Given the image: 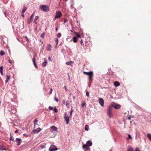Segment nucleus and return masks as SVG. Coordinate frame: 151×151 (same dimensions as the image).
<instances>
[{
    "label": "nucleus",
    "instance_id": "obj_1",
    "mask_svg": "<svg viewBox=\"0 0 151 151\" xmlns=\"http://www.w3.org/2000/svg\"><path fill=\"white\" fill-rule=\"evenodd\" d=\"M40 9L42 11L48 12L49 11V7L45 5H41L40 7Z\"/></svg>",
    "mask_w": 151,
    "mask_h": 151
},
{
    "label": "nucleus",
    "instance_id": "obj_2",
    "mask_svg": "<svg viewBox=\"0 0 151 151\" xmlns=\"http://www.w3.org/2000/svg\"><path fill=\"white\" fill-rule=\"evenodd\" d=\"M50 132L56 135L57 132H58L57 128L54 126H52L50 127Z\"/></svg>",
    "mask_w": 151,
    "mask_h": 151
},
{
    "label": "nucleus",
    "instance_id": "obj_3",
    "mask_svg": "<svg viewBox=\"0 0 151 151\" xmlns=\"http://www.w3.org/2000/svg\"><path fill=\"white\" fill-rule=\"evenodd\" d=\"M112 111V107L111 106H109L107 109V114L109 115V118L113 116Z\"/></svg>",
    "mask_w": 151,
    "mask_h": 151
},
{
    "label": "nucleus",
    "instance_id": "obj_4",
    "mask_svg": "<svg viewBox=\"0 0 151 151\" xmlns=\"http://www.w3.org/2000/svg\"><path fill=\"white\" fill-rule=\"evenodd\" d=\"M64 118L65 120L66 124H68L69 122V117L68 115L66 112H65L64 114Z\"/></svg>",
    "mask_w": 151,
    "mask_h": 151
},
{
    "label": "nucleus",
    "instance_id": "obj_5",
    "mask_svg": "<svg viewBox=\"0 0 151 151\" xmlns=\"http://www.w3.org/2000/svg\"><path fill=\"white\" fill-rule=\"evenodd\" d=\"M88 78L89 82L91 83L92 82L93 77V71H91V73L88 75Z\"/></svg>",
    "mask_w": 151,
    "mask_h": 151
},
{
    "label": "nucleus",
    "instance_id": "obj_6",
    "mask_svg": "<svg viewBox=\"0 0 151 151\" xmlns=\"http://www.w3.org/2000/svg\"><path fill=\"white\" fill-rule=\"evenodd\" d=\"M111 106L116 109H119L121 108V105L119 104H116L115 103H112L111 104Z\"/></svg>",
    "mask_w": 151,
    "mask_h": 151
},
{
    "label": "nucleus",
    "instance_id": "obj_7",
    "mask_svg": "<svg viewBox=\"0 0 151 151\" xmlns=\"http://www.w3.org/2000/svg\"><path fill=\"white\" fill-rule=\"evenodd\" d=\"M56 14L55 17V19L60 18L62 16V13L60 11H57L56 12Z\"/></svg>",
    "mask_w": 151,
    "mask_h": 151
},
{
    "label": "nucleus",
    "instance_id": "obj_8",
    "mask_svg": "<svg viewBox=\"0 0 151 151\" xmlns=\"http://www.w3.org/2000/svg\"><path fill=\"white\" fill-rule=\"evenodd\" d=\"M49 151H56L58 150L56 146L55 145H51L49 148Z\"/></svg>",
    "mask_w": 151,
    "mask_h": 151
},
{
    "label": "nucleus",
    "instance_id": "obj_9",
    "mask_svg": "<svg viewBox=\"0 0 151 151\" xmlns=\"http://www.w3.org/2000/svg\"><path fill=\"white\" fill-rule=\"evenodd\" d=\"M98 101L101 106L103 107L104 104V101L103 99L102 98H99Z\"/></svg>",
    "mask_w": 151,
    "mask_h": 151
},
{
    "label": "nucleus",
    "instance_id": "obj_10",
    "mask_svg": "<svg viewBox=\"0 0 151 151\" xmlns=\"http://www.w3.org/2000/svg\"><path fill=\"white\" fill-rule=\"evenodd\" d=\"M15 141L17 143V145L19 146L20 145L21 143L22 140L19 138H16L15 140Z\"/></svg>",
    "mask_w": 151,
    "mask_h": 151
},
{
    "label": "nucleus",
    "instance_id": "obj_11",
    "mask_svg": "<svg viewBox=\"0 0 151 151\" xmlns=\"http://www.w3.org/2000/svg\"><path fill=\"white\" fill-rule=\"evenodd\" d=\"M37 55L36 53H35L33 56V58L32 59V61L35 66H37V64L35 62V58L37 57Z\"/></svg>",
    "mask_w": 151,
    "mask_h": 151
},
{
    "label": "nucleus",
    "instance_id": "obj_12",
    "mask_svg": "<svg viewBox=\"0 0 151 151\" xmlns=\"http://www.w3.org/2000/svg\"><path fill=\"white\" fill-rule=\"evenodd\" d=\"M92 141L90 140H89L87 141L86 145L88 146H92Z\"/></svg>",
    "mask_w": 151,
    "mask_h": 151
},
{
    "label": "nucleus",
    "instance_id": "obj_13",
    "mask_svg": "<svg viewBox=\"0 0 151 151\" xmlns=\"http://www.w3.org/2000/svg\"><path fill=\"white\" fill-rule=\"evenodd\" d=\"M89 146H86L84 144H83V150L86 149L85 151L87 150H89L90 148H89Z\"/></svg>",
    "mask_w": 151,
    "mask_h": 151
},
{
    "label": "nucleus",
    "instance_id": "obj_14",
    "mask_svg": "<svg viewBox=\"0 0 151 151\" xmlns=\"http://www.w3.org/2000/svg\"><path fill=\"white\" fill-rule=\"evenodd\" d=\"M128 151H134L133 148L131 146H129L128 147Z\"/></svg>",
    "mask_w": 151,
    "mask_h": 151
},
{
    "label": "nucleus",
    "instance_id": "obj_15",
    "mask_svg": "<svg viewBox=\"0 0 151 151\" xmlns=\"http://www.w3.org/2000/svg\"><path fill=\"white\" fill-rule=\"evenodd\" d=\"M39 19V17L38 16H36L35 18L34 21L33 22V23L37 24V22H36L37 20Z\"/></svg>",
    "mask_w": 151,
    "mask_h": 151
},
{
    "label": "nucleus",
    "instance_id": "obj_16",
    "mask_svg": "<svg viewBox=\"0 0 151 151\" xmlns=\"http://www.w3.org/2000/svg\"><path fill=\"white\" fill-rule=\"evenodd\" d=\"M46 49L47 50L50 51L51 50V45L48 44L46 47Z\"/></svg>",
    "mask_w": 151,
    "mask_h": 151
},
{
    "label": "nucleus",
    "instance_id": "obj_17",
    "mask_svg": "<svg viewBox=\"0 0 151 151\" xmlns=\"http://www.w3.org/2000/svg\"><path fill=\"white\" fill-rule=\"evenodd\" d=\"M44 61L42 63V65L43 66H45L47 64V61L46 58H44Z\"/></svg>",
    "mask_w": 151,
    "mask_h": 151
},
{
    "label": "nucleus",
    "instance_id": "obj_18",
    "mask_svg": "<svg viewBox=\"0 0 151 151\" xmlns=\"http://www.w3.org/2000/svg\"><path fill=\"white\" fill-rule=\"evenodd\" d=\"M41 129L40 128H38L36 129H34L33 131L34 132H35L36 133H38L39 132Z\"/></svg>",
    "mask_w": 151,
    "mask_h": 151
},
{
    "label": "nucleus",
    "instance_id": "obj_19",
    "mask_svg": "<svg viewBox=\"0 0 151 151\" xmlns=\"http://www.w3.org/2000/svg\"><path fill=\"white\" fill-rule=\"evenodd\" d=\"M10 76L9 75H7L6 76V79L5 80V82L6 83H7L9 80V79L10 78Z\"/></svg>",
    "mask_w": 151,
    "mask_h": 151
},
{
    "label": "nucleus",
    "instance_id": "obj_20",
    "mask_svg": "<svg viewBox=\"0 0 151 151\" xmlns=\"http://www.w3.org/2000/svg\"><path fill=\"white\" fill-rule=\"evenodd\" d=\"M114 84L115 86H118L120 85V83L118 81H116L114 82Z\"/></svg>",
    "mask_w": 151,
    "mask_h": 151
},
{
    "label": "nucleus",
    "instance_id": "obj_21",
    "mask_svg": "<svg viewBox=\"0 0 151 151\" xmlns=\"http://www.w3.org/2000/svg\"><path fill=\"white\" fill-rule=\"evenodd\" d=\"M73 63V62L71 61H69L67 62H66V64L67 65H72Z\"/></svg>",
    "mask_w": 151,
    "mask_h": 151
},
{
    "label": "nucleus",
    "instance_id": "obj_22",
    "mask_svg": "<svg viewBox=\"0 0 151 151\" xmlns=\"http://www.w3.org/2000/svg\"><path fill=\"white\" fill-rule=\"evenodd\" d=\"M73 41L74 42H77L78 37H74L73 38Z\"/></svg>",
    "mask_w": 151,
    "mask_h": 151
},
{
    "label": "nucleus",
    "instance_id": "obj_23",
    "mask_svg": "<svg viewBox=\"0 0 151 151\" xmlns=\"http://www.w3.org/2000/svg\"><path fill=\"white\" fill-rule=\"evenodd\" d=\"M3 67H0V72L1 75H3Z\"/></svg>",
    "mask_w": 151,
    "mask_h": 151
},
{
    "label": "nucleus",
    "instance_id": "obj_24",
    "mask_svg": "<svg viewBox=\"0 0 151 151\" xmlns=\"http://www.w3.org/2000/svg\"><path fill=\"white\" fill-rule=\"evenodd\" d=\"M26 9V7H25V6H24L23 8L22 12V13H24L25 12Z\"/></svg>",
    "mask_w": 151,
    "mask_h": 151
},
{
    "label": "nucleus",
    "instance_id": "obj_25",
    "mask_svg": "<svg viewBox=\"0 0 151 151\" xmlns=\"http://www.w3.org/2000/svg\"><path fill=\"white\" fill-rule=\"evenodd\" d=\"M0 150H5L6 151V149H4L2 145L0 146Z\"/></svg>",
    "mask_w": 151,
    "mask_h": 151
},
{
    "label": "nucleus",
    "instance_id": "obj_26",
    "mask_svg": "<svg viewBox=\"0 0 151 151\" xmlns=\"http://www.w3.org/2000/svg\"><path fill=\"white\" fill-rule=\"evenodd\" d=\"M85 130H86L87 131H88L89 130V127L88 126V125H85Z\"/></svg>",
    "mask_w": 151,
    "mask_h": 151
},
{
    "label": "nucleus",
    "instance_id": "obj_27",
    "mask_svg": "<svg viewBox=\"0 0 151 151\" xmlns=\"http://www.w3.org/2000/svg\"><path fill=\"white\" fill-rule=\"evenodd\" d=\"M38 122V120H37V119H35L34 120V127H35V126L37 125H38L37 124V122Z\"/></svg>",
    "mask_w": 151,
    "mask_h": 151
},
{
    "label": "nucleus",
    "instance_id": "obj_28",
    "mask_svg": "<svg viewBox=\"0 0 151 151\" xmlns=\"http://www.w3.org/2000/svg\"><path fill=\"white\" fill-rule=\"evenodd\" d=\"M33 19L31 18V17L29 18L28 20V22L29 23H30L32 21Z\"/></svg>",
    "mask_w": 151,
    "mask_h": 151
},
{
    "label": "nucleus",
    "instance_id": "obj_29",
    "mask_svg": "<svg viewBox=\"0 0 151 151\" xmlns=\"http://www.w3.org/2000/svg\"><path fill=\"white\" fill-rule=\"evenodd\" d=\"M147 137L151 141V135L150 134H147Z\"/></svg>",
    "mask_w": 151,
    "mask_h": 151
},
{
    "label": "nucleus",
    "instance_id": "obj_30",
    "mask_svg": "<svg viewBox=\"0 0 151 151\" xmlns=\"http://www.w3.org/2000/svg\"><path fill=\"white\" fill-rule=\"evenodd\" d=\"M91 71H90V72H85V71H84L83 72V73L84 74H86V75H87V76H88V75H89V74L90 73H91Z\"/></svg>",
    "mask_w": 151,
    "mask_h": 151
},
{
    "label": "nucleus",
    "instance_id": "obj_31",
    "mask_svg": "<svg viewBox=\"0 0 151 151\" xmlns=\"http://www.w3.org/2000/svg\"><path fill=\"white\" fill-rule=\"evenodd\" d=\"M5 54V52L2 50H1L0 52V55L1 56H3Z\"/></svg>",
    "mask_w": 151,
    "mask_h": 151
},
{
    "label": "nucleus",
    "instance_id": "obj_32",
    "mask_svg": "<svg viewBox=\"0 0 151 151\" xmlns=\"http://www.w3.org/2000/svg\"><path fill=\"white\" fill-rule=\"evenodd\" d=\"M45 35V32H43L42 34L41 35V37L42 38H43L44 37V36Z\"/></svg>",
    "mask_w": 151,
    "mask_h": 151
},
{
    "label": "nucleus",
    "instance_id": "obj_33",
    "mask_svg": "<svg viewBox=\"0 0 151 151\" xmlns=\"http://www.w3.org/2000/svg\"><path fill=\"white\" fill-rule=\"evenodd\" d=\"M55 41L56 43V46H57L58 44V39L57 38H55Z\"/></svg>",
    "mask_w": 151,
    "mask_h": 151
},
{
    "label": "nucleus",
    "instance_id": "obj_34",
    "mask_svg": "<svg viewBox=\"0 0 151 151\" xmlns=\"http://www.w3.org/2000/svg\"><path fill=\"white\" fill-rule=\"evenodd\" d=\"M35 12H34L32 15H31L30 17L31 18L33 19L34 17V16L35 14Z\"/></svg>",
    "mask_w": 151,
    "mask_h": 151
},
{
    "label": "nucleus",
    "instance_id": "obj_35",
    "mask_svg": "<svg viewBox=\"0 0 151 151\" xmlns=\"http://www.w3.org/2000/svg\"><path fill=\"white\" fill-rule=\"evenodd\" d=\"M86 104L85 102L82 103L81 105V107L83 108L86 105Z\"/></svg>",
    "mask_w": 151,
    "mask_h": 151
},
{
    "label": "nucleus",
    "instance_id": "obj_36",
    "mask_svg": "<svg viewBox=\"0 0 151 151\" xmlns=\"http://www.w3.org/2000/svg\"><path fill=\"white\" fill-rule=\"evenodd\" d=\"M46 145V144H45L44 145H41L40 146V147L42 149H43L45 147Z\"/></svg>",
    "mask_w": 151,
    "mask_h": 151
},
{
    "label": "nucleus",
    "instance_id": "obj_37",
    "mask_svg": "<svg viewBox=\"0 0 151 151\" xmlns=\"http://www.w3.org/2000/svg\"><path fill=\"white\" fill-rule=\"evenodd\" d=\"M24 38H25V39H26V40L27 42H29V40L27 36H25Z\"/></svg>",
    "mask_w": 151,
    "mask_h": 151
},
{
    "label": "nucleus",
    "instance_id": "obj_38",
    "mask_svg": "<svg viewBox=\"0 0 151 151\" xmlns=\"http://www.w3.org/2000/svg\"><path fill=\"white\" fill-rule=\"evenodd\" d=\"M11 137H10L9 139L10 141H14V140L13 138H12L11 136V134L10 133Z\"/></svg>",
    "mask_w": 151,
    "mask_h": 151
},
{
    "label": "nucleus",
    "instance_id": "obj_39",
    "mask_svg": "<svg viewBox=\"0 0 151 151\" xmlns=\"http://www.w3.org/2000/svg\"><path fill=\"white\" fill-rule=\"evenodd\" d=\"M54 111L55 112L57 113L58 112V110L57 109L56 107H55L54 109Z\"/></svg>",
    "mask_w": 151,
    "mask_h": 151
},
{
    "label": "nucleus",
    "instance_id": "obj_40",
    "mask_svg": "<svg viewBox=\"0 0 151 151\" xmlns=\"http://www.w3.org/2000/svg\"><path fill=\"white\" fill-rule=\"evenodd\" d=\"M54 99L55 101H56L57 102H58V99L56 97H55Z\"/></svg>",
    "mask_w": 151,
    "mask_h": 151
},
{
    "label": "nucleus",
    "instance_id": "obj_41",
    "mask_svg": "<svg viewBox=\"0 0 151 151\" xmlns=\"http://www.w3.org/2000/svg\"><path fill=\"white\" fill-rule=\"evenodd\" d=\"M9 62L10 63H12H12H14V62H13L12 60H10V59L9 60Z\"/></svg>",
    "mask_w": 151,
    "mask_h": 151
},
{
    "label": "nucleus",
    "instance_id": "obj_42",
    "mask_svg": "<svg viewBox=\"0 0 151 151\" xmlns=\"http://www.w3.org/2000/svg\"><path fill=\"white\" fill-rule=\"evenodd\" d=\"M61 36V35L60 33H59L57 35V36L59 38Z\"/></svg>",
    "mask_w": 151,
    "mask_h": 151
},
{
    "label": "nucleus",
    "instance_id": "obj_43",
    "mask_svg": "<svg viewBox=\"0 0 151 151\" xmlns=\"http://www.w3.org/2000/svg\"><path fill=\"white\" fill-rule=\"evenodd\" d=\"M49 109L50 110H52L53 109V108L50 106L49 107Z\"/></svg>",
    "mask_w": 151,
    "mask_h": 151
},
{
    "label": "nucleus",
    "instance_id": "obj_44",
    "mask_svg": "<svg viewBox=\"0 0 151 151\" xmlns=\"http://www.w3.org/2000/svg\"><path fill=\"white\" fill-rule=\"evenodd\" d=\"M76 35H77V37H78V38H80L81 37V36H80V35H79L78 33H76Z\"/></svg>",
    "mask_w": 151,
    "mask_h": 151
},
{
    "label": "nucleus",
    "instance_id": "obj_45",
    "mask_svg": "<svg viewBox=\"0 0 151 151\" xmlns=\"http://www.w3.org/2000/svg\"><path fill=\"white\" fill-rule=\"evenodd\" d=\"M68 20L67 19H64V23L65 24L66 23V22H68Z\"/></svg>",
    "mask_w": 151,
    "mask_h": 151
},
{
    "label": "nucleus",
    "instance_id": "obj_46",
    "mask_svg": "<svg viewBox=\"0 0 151 151\" xmlns=\"http://www.w3.org/2000/svg\"><path fill=\"white\" fill-rule=\"evenodd\" d=\"M73 111V110H72V107L71 108V111L70 112V116L72 115Z\"/></svg>",
    "mask_w": 151,
    "mask_h": 151
},
{
    "label": "nucleus",
    "instance_id": "obj_47",
    "mask_svg": "<svg viewBox=\"0 0 151 151\" xmlns=\"http://www.w3.org/2000/svg\"><path fill=\"white\" fill-rule=\"evenodd\" d=\"M68 78L69 80V81H70V75H69V73H68Z\"/></svg>",
    "mask_w": 151,
    "mask_h": 151
},
{
    "label": "nucleus",
    "instance_id": "obj_48",
    "mask_svg": "<svg viewBox=\"0 0 151 151\" xmlns=\"http://www.w3.org/2000/svg\"><path fill=\"white\" fill-rule=\"evenodd\" d=\"M135 151H141L139 150V149L138 148H136L135 149Z\"/></svg>",
    "mask_w": 151,
    "mask_h": 151
},
{
    "label": "nucleus",
    "instance_id": "obj_49",
    "mask_svg": "<svg viewBox=\"0 0 151 151\" xmlns=\"http://www.w3.org/2000/svg\"><path fill=\"white\" fill-rule=\"evenodd\" d=\"M66 106L68 108H69V106H70V103L68 104H66Z\"/></svg>",
    "mask_w": 151,
    "mask_h": 151
},
{
    "label": "nucleus",
    "instance_id": "obj_50",
    "mask_svg": "<svg viewBox=\"0 0 151 151\" xmlns=\"http://www.w3.org/2000/svg\"><path fill=\"white\" fill-rule=\"evenodd\" d=\"M71 102V101H69L68 100H67L66 101V104H69V103H70V102Z\"/></svg>",
    "mask_w": 151,
    "mask_h": 151
},
{
    "label": "nucleus",
    "instance_id": "obj_51",
    "mask_svg": "<svg viewBox=\"0 0 151 151\" xmlns=\"http://www.w3.org/2000/svg\"><path fill=\"white\" fill-rule=\"evenodd\" d=\"M80 43H81V44L82 45H83V40L82 39H81V42H80Z\"/></svg>",
    "mask_w": 151,
    "mask_h": 151
},
{
    "label": "nucleus",
    "instance_id": "obj_52",
    "mask_svg": "<svg viewBox=\"0 0 151 151\" xmlns=\"http://www.w3.org/2000/svg\"><path fill=\"white\" fill-rule=\"evenodd\" d=\"M48 60L50 61H52V60H51V58L50 56H49L48 57Z\"/></svg>",
    "mask_w": 151,
    "mask_h": 151
},
{
    "label": "nucleus",
    "instance_id": "obj_53",
    "mask_svg": "<svg viewBox=\"0 0 151 151\" xmlns=\"http://www.w3.org/2000/svg\"><path fill=\"white\" fill-rule=\"evenodd\" d=\"M86 95L87 96H89V93L88 92H86Z\"/></svg>",
    "mask_w": 151,
    "mask_h": 151
},
{
    "label": "nucleus",
    "instance_id": "obj_54",
    "mask_svg": "<svg viewBox=\"0 0 151 151\" xmlns=\"http://www.w3.org/2000/svg\"><path fill=\"white\" fill-rule=\"evenodd\" d=\"M24 13H22V12L21 15L23 18L24 17Z\"/></svg>",
    "mask_w": 151,
    "mask_h": 151
},
{
    "label": "nucleus",
    "instance_id": "obj_55",
    "mask_svg": "<svg viewBox=\"0 0 151 151\" xmlns=\"http://www.w3.org/2000/svg\"><path fill=\"white\" fill-rule=\"evenodd\" d=\"M128 138H131V135L129 134H128Z\"/></svg>",
    "mask_w": 151,
    "mask_h": 151
},
{
    "label": "nucleus",
    "instance_id": "obj_56",
    "mask_svg": "<svg viewBox=\"0 0 151 151\" xmlns=\"http://www.w3.org/2000/svg\"><path fill=\"white\" fill-rule=\"evenodd\" d=\"M52 88H51L50 91V94H51L52 93Z\"/></svg>",
    "mask_w": 151,
    "mask_h": 151
},
{
    "label": "nucleus",
    "instance_id": "obj_57",
    "mask_svg": "<svg viewBox=\"0 0 151 151\" xmlns=\"http://www.w3.org/2000/svg\"><path fill=\"white\" fill-rule=\"evenodd\" d=\"M18 132V130L17 129L14 132L15 133H17Z\"/></svg>",
    "mask_w": 151,
    "mask_h": 151
},
{
    "label": "nucleus",
    "instance_id": "obj_58",
    "mask_svg": "<svg viewBox=\"0 0 151 151\" xmlns=\"http://www.w3.org/2000/svg\"><path fill=\"white\" fill-rule=\"evenodd\" d=\"M23 135H24V136H26V137H28V135H27V134H24Z\"/></svg>",
    "mask_w": 151,
    "mask_h": 151
},
{
    "label": "nucleus",
    "instance_id": "obj_59",
    "mask_svg": "<svg viewBox=\"0 0 151 151\" xmlns=\"http://www.w3.org/2000/svg\"><path fill=\"white\" fill-rule=\"evenodd\" d=\"M64 88H65V91H67V89L66 87V86H65Z\"/></svg>",
    "mask_w": 151,
    "mask_h": 151
},
{
    "label": "nucleus",
    "instance_id": "obj_60",
    "mask_svg": "<svg viewBox=\"0 0 151 151\" xmlns=\"http://www.w3.org/2000/svg\"><path fill=\"white\" fill-rule=\"evenodd\" d=\"M128 118L129 120H130L131 119V117L130 116H129L128 117Z\"/></svg>",
    "mask_w": 151,
    "mask_h": 151
},
{
    "label": "nucleus",
    "instance_id": "obj_61",
    "mask_svg": "<svg viewBox=\"0 0 151 151\" xmlns=\"http://www.w3.org/2000/svg\"><path fill=\"white\" fill-rule=\"evenodd\" d=\"M65 103V100H64L63 101V104H64Z\"/></svg>",
    "mask_w": 151,
    "mask_h": 151
},
{
    "label": "nucleus",
    "instance_id": "obj_62",
    "mask_svg": "<svg viewBox=\"0 0 151 151\" xmlns=\"http://www.w3.org/2000/svg\"><path fill=\"white\" fill-rule=\"evenodd\" d=\"M56 31H58V29H57V28H56Z\"/></svg>",
    "mask_w": 151,
    "mask_h": 151
},
{
    "label": "nucleus",
    "instance_id": "obj_63",
    "mask_svg": "<svg viewBox=\"0 0 151 151\" xmlns=\"http://www.w3.org/2000/svg\"><path fill=\"white\" fill-rule=\"evenodd\" d=\"M71 7H72V9H73V5H71Z\"/></svg>",
    "mask_w": 151,
    "mask_h": 151
},
{
    "label": "nucleus",
    "instance_id": "obj_64",
    "mask_svg": "<svg viewBox=\"0 0 151 151\" xmlns=\"http://www.w3.org/2000/svg\"><path fill=\"white\" fill-rule=\"evenodd\" d=\"M36 68H37L38 67L36 66L35 67Z\"/></svg>",
    "mask_w": 151,
    "mask_h": 151
}]
</instances>
